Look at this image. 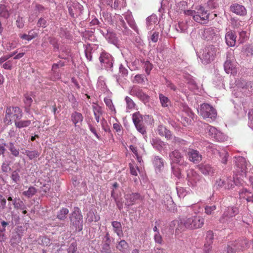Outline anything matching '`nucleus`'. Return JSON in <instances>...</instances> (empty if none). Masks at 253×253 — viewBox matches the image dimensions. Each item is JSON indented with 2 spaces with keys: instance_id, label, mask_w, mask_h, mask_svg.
Listing matches in <instances>:
<instances>
[{
  "instance_id": "1",
  "label": "nucleus",
  "mask_w": 253,
  "mask_h": 253,
  "mask_svg": "<svg viewBox=\"0 0 253 253\" xmlns=\"http://www.w3.org/2000/svg\"><path fill=\"white\" fill-rule=\"evenodd\" d=\"M184 13L185 15L192 16L195 21L201 24H207L209 21L210 13L201 5L197 6L194 10H184Z\"/></svg>"
},
{
  "instance_id": "2",
  "label": "nucleus",
  "mask_w": 253,
  "mask_h": 253,
  "mask_svg": "<svg viewBox=\"0 0 253 253\" xmlns=\"http://www.w3.org/2000/svg\"><path fill=\"white\" fill-rule=\"evenodd\" d=\"M180 224L183 225L185 228L188 229H198L203 226L204 218L200 216L194 215L181 219Z\"/></svg>"
},
{
  "instance_id": "3",
  "label": "nucleus",
  "mask_w": 253,
  "mask_h": 253,
  "mask_svg": "<svg viewBox=\"0 0 253 253\" xmlns=\"http://www.w3.org/2000/svg\"><path fill=\"white\" fill-rule=\"evenodd\" d=\"M22 117V110L17 106H9L5 110L4 122L7 124H11V122L14 123L18 120H20Z\"/></svg>"
},
{
  "instance_id": "4",
  "label": "nucleus",
  "mask_w": 253,
  "mask_h": 253,
  "mask_svg": "<svg viewBox=\"0 0 253 253\" xmlns=\"http://www.w3.org/2000/svg\"><path fill=\"white\" fill-rule=\"evenodd\" d=\"M198 114L204 119L210 118L212 120L215 119L217 112L215 109L211 105L207 103L201 105L200 110H198Z\"/></svg>"
},
{
  "instance_id": "5",
  "label": "nucleus",
  "mask_w": 253,
  "mask_h": 253,
  "mask_svg": "<svg viewBox=\"0 0 253 253\" xmlns=\"http://www.w3.org/2000/svg\"><path fill=\"white\" fill-rule=\"evenodd\" d=\"M70 224L76 230L81 231L83 229V216L78 207H75L74 211L70 215Z\"/></svg>"
},
{
  "instance_id": "6",
  "label": "nucleus",
  "mask_w": 253,
  "mask_h": 253,
  "mask_svg": "<svg viewBox=\"0 0 253 253\" xmlns=\"http://www.w3.org/2000/svg\"><path fill=\"white\" fill-rule=\"evenodd\" d=\"M217 49L216 48L211 45L207 46L202 54L203 60L205 63H209L211 61H213L216 55Z\"/></svg>"
},
{
  "instance_id": "7",
  "label": "nucleus",
  "mask_w": 253,
  "mask_h": 253,
  "mask_svg": "<svg viewBox=\"0 0 253 253\" xmlns=\"http://www.w3.org/2000/svg\"><path fill=\"white\" fill-rule=\"evenodd\" d=\"M235 182L231 177L219 178L216 180L215 185L218 188H223L225 189H230L233 188Z\"/></svg>"
},
{
  "instance_id": "8",
  "label": "nucleus",
  "mask_w": 253,
  "mask_h": 253,
  "mask_svg": "<svg viewBox=\"0 0 253 253\" xmlns=\"http://www.w3.org/2000/svg\"><path fill=\"white\" fill-rule=\"evenodd\" d=\"M68 7L69 14L73 18H76L80 16L84 9L83 6L78 2L69 4Z\"/></svg>"
},
{
  "instance_id": "9",
  "label": "nucleus",
  "mask_w": 253,
  "mask_h": 253,
  "mask_svg": "<svg viewBox=\"0 0 253 253\" xmlns=\"http://www.w3.org/2000/svg\"><path fill=\"white\" fill-rule=\"evenodd\" d=\"M207 129L208 134L211 138L217 141H223L225 139V136L220 131H218L215 127L209 126Z\"/></svg>"
},
{
  "instance_id": "10",
  "label": "nucleus",
  "mask_w": 253,
  "mask_h": 253,
  "mask_svg": "<svg viewBox=\"0 0 253 253\" xmlns=\"http://www.w3.org/2000/svg\"><path fill=\"white\" fill-rule=\"evenodd\" d=\"M231 246L236 250L244 251L250 247V242L246 238L242 237L232 244Z\"/></svg>"
},
{
  "instance_id": "11",
  "label": "nucleus",
  "mask_w": 253,
  "mask_h": 253,
  "mask_svg": "<svg viewBox=\"0 0 253 253\" xmlns=\"http://www.w3.org/2000/svg\"><path fill=\"white\" fill-rule=\"evenodd\" d=\"M99 61L106 68H111L113 67V58L108 53L102 52L100 55Z\"/></svg>"
},
{
  "instance_id": "12",
  "label": "nucleus",
  "mask_w": 253,
  "mask_h": 253,
  "mask_svg": "<svg viewBox=\"0 0 253 253\" xmlns=\"http://www.w3.org/2000/svg\"><path fill=\"white\" fill-rule=\"evenodd\" d=\"M169 159L171 164L182 165L184 158L181 153L177 150H174L169 154Z\"/></svg>"
},
{
  "instance_id": "13",
  "label": "nucleus",
  "mask_w": 253,
  "mask_h": 253,
  "mask_svg": "<svg viewBox=\"0 0 253 253\" xmlns=\"http://www.w3.org/2000/svg\"><path fill=\"white\" fill-rule=\"evenodd\" d=\"M238 213V210L236 207H228L224 212L222 217L220 218V221L225 222L228 219L235 216Z\"/></svg>"
},
{
  "instance_id": "14",
  "label": "nucleus",
  "mask_w": 253,
  "mask_h": 253,
  "mask_svg": "<svg viewBox=\"0 0 253 253\" xmlns=\"http://www.w3.org/2000/svg\"><path fill=\"white\" fill-rule=\"evenodd\" d=\"M187 156L189 160L195 164L199 163L202 159V156L199 151L193 149H189Z\"/></svg>"
},
{
  "instance_id": "15",
  "label": "nucleus",
  "mask_w": 253,
  "mask_h": 253,
  "mask_svg": "<svg viewBox=\"0 0 253 253\" xmlns=\"http://www.w3.org/2000/svg\"><path fill=\"white\" fill-rule=\"evenodd\" d=\"M129 94L131 95L137 96L143 101H147L149 99L148 95L143 92L142 89L137 86H133L129 91Z\"/></svg>"
},
{
  "instance_id": "16",
  "label": "nucleus",
  "mask_w": 253,
  "mask_h": 253,
  "mask_svg": "<svg viewBox=\"0 0 253 253\" xmlns=\"http://www.w3.org/2000/svg\"><path fill=\"white\" fill-rule=\"evenodd\" d=\"M141 198V196L138 193H128L125 194V205L130 206L134 205L136 201Z\"/></svg>"
},
{
  "instance_id": "17",
  "label": "nucleus",
  "mask_w": 253,
  "mask_h": 253,
  "mask_svg": "<svg viewBox=\"0 0 253 253\" xmlns=\"http://www.w3.org/2000/svg\"><path fill=\"white\" fill-rule=\"evenodd\" d=\"M237 36L235 32L233 31L230 30L228 31L225 36V42L229 46H234L236 42Z\"/></svg>"
},
{
  "instance_id": "18",
  "label": "nucleus",
  "mask_w": 253,
  "mask_h": 253,
  "mask_svg": "<svg viewBox=\"0 0 253 253\" xmlns=\"http://www.w3.org/2000/svg\"><path fill=\"white\" fill-rule=\"evenodd\" d=\"M230 10L232 12L241 16H244L247 13V11L245 7L237 3L232 4L230 6Z\"/></svg>"
},
{
  "instance_id": "19",
  "label": "nucleus",
  "mask_w": 253,
  "mask_h": 253,
  "mask_svg": "<svg viewBox=\"0 0 253 253\" xmlns=\"http://www.w3.org/2000/svg\"><path fill=\"white\" fill-rule=\"evenodd\" d=\"M71 121L76 126L82 125L84 117L82 114L78 112H74L71 115Z\"/></svg>"
},
{
  "instance_id": "20",
  "label": "nucleus",
  "mask_w": 253,
  "mask_h": 253,
  "mask_svg": "<svg viewBox=\"0 0 253 253\" xmlns=\"http://www.w3.org/2000/svg\"><path fill=\"white\" fill-rule=\"evenodd\" d=\"M199 169L204 175H212L214 173L215 169L209 164H204L200 166Z\"/></svg>"
},
{
  "instance_id": "21",
  "label": "nucleus",
  "mask_w": 253,
  "mask_h": 253,
  "mask_svg": "<svg viewBox=\"0 0 253 253\" xmlns=\"http://www.w3.org/2000/svg\"><path fill=\"white\" fill-rule=\"evenodd\" d=\"M236 166L238 168V172L245 173L247 169V162L246 160L243 157H239L236 162Z\"/></svg>"
},
{
  "instance_id": "22",
  "label": "nucleus",
  "mask_w": 253,
  "mask_h": 253,
  "mask_svg": "<svg viewBox=\"0 0 253 253\" xmlns=\"http://www.w3.org/2000/svg\"><path fill=\"white\" fill-rule=\"evenodd\" d=\"M114 232L120 237L123 236V231L121 222L117 221H112L111 223Z\"/></svg>"
},
{
  "instance_id": "23",
  "label": "nucleus",
  "mask_w": 253,
  "mask_h": 253,
  "mask_svg": "<svg viewBox=\"0 0 253 253\" xmlns=\"http://www.w3.org/2000/svg\"><path fill=\"white\" fill-rule=\"evenodd\" d=\"M215 36V32L214 30L211 28L209 27L205 28L204 30L203 37L207 40H212L214 36Z\"/></svg>"
},
{
  "instance_id": "24",
  "label": "nucleus",
  "mask_w": 253,
  "mask_h": 253,
  "mask_svg": "<svg viewBox=\"0 0 253 253\" xmlns=\"http://www.w3.org/2000/svg\"><path fill=\"white\" fill-rule=\"evenodd\" d=\"M154 164L156 170L160 172L164 167V160L159 157H156L154 160Z\"/></svg>"
},
{
  "instance_id": "25",
  "label": "nucleus",
  "mask_w": 253,
  "mask_h": 253,
  "mask_svg": "<svg viewBox=\"0 0 253 253\" xmlns=\"http://www.w3.org/2000/svg\"><path fill=\"white\" fill-rule=\"evenodd\" d=\"M69 211V210L67 208H62L57 212V218L61 221H64L67 217Z\"/></svg>"
},
{
  "instance_id": "26",
  "label": "nucleus",
  "mask_w": 253,
  "mask_h": 253,
  "mask_svg": "<svg viewBox=\"0 0 253 253\" xmlns=\"http://www.w3.org/2000/svg\"><path fill=\"white\" fill-rule=\"evenodd\" d=\"M158 131L159 134L162 136H165L168 139H170L171 138V135L170 134V132L167 130L166 128L162 126H159L158 127Z\"/></svg>"
},
{
  "instance_id": "27",
  "label": "nucleus",
  "mask_w": 253,
  "mask_h": 253,
  "mask_svg": "<svg viewBox=\"0 0 253 253\" xmlns=\"http://www.w3.org/2000/svg\"><path fill=\"white\" fill-rule=\"evenodd\" d=\"M23 153L24 155H26L29 160H33L35 158L38 157L40 153L37 150H25Z\"/></svg>"
},
{
  "instance_id": "28",
  "label": "nucleus",
  "mask_w": 253,
  "mask_h": 253,
  "mask_svg": "<svg viewBox=\"0 0 253 253\" xmlns=\"http://www.w3.org/2000/svg\"><path fill=\"white\" fill-rule=\"evenodd\" d=\"M127 243L124 240H122L118 243L116 248L122 253H125L128 248Z\"/></svg>"
},
{
  "instance_id": "29",
  "label": "nucleus",
  "mask_w": 253,
  "mask_h": 253,
  "mask_svg": "<svg viewBox=\"0 0 253 253\" xmlns=\"http://www.w3.org/2000/svg\"><path fill=\"white\" fill-rule=\"evenodd\" d=\"M99 219V216L95 214V213L92 211H89L87 214L86 219L89 222H91L93 221L96 222L98 221Z\"/></svg>"
},
{
  "instance_id": "30",
  "label": "nucleus",
  "mask_w": 253,
  "mask_h": 253,
  "mask_svg": "<svg viewBox=\"0 0 253 253\" xmlns=\"http://www.w3.org/2000/svg\"><path fill=\"white\" fill-rule=\"evenodd\" d=\"M159 99L161 105L163 107H167L170 104V101L168 97H166L162 93L159 94Z\"/></svg>"
},
{
  "instance_id": "31",
  "label": "nucleus",
  "mask_w": 253,
  "mask_h": 253,
  "mask_svg": "<svg viewBox=\"0 0 253 253\" xmlns=\"http://www.w3.org/2000/svg\"><path fill=\"white\" fill-rule=\"evenodd\" d=\"M224 70L226 73H232V71L234 69V67L233 63L229 60L227 59L224 64Z\"/></svg>"
},
{
  "instance_id": "32",
  "label": "nucleus",
  "mask_w": 253,
  "mask_h": 253,
  "mask_svg": "<svg viewBox=\"0 0 253 253\" xmlns=\"http://www.w3.org/2000/svg\"><path fill=\"white\" fill-rule=\"evenodd\" d=\"M31 124V121L30 120H21L18 121L17 120L15 122V126L16 127L21 128L25 127H27Z\"/></svg>"
},
{
  "instance_id": "33",
  "label": "nucleus",
  "mask_w": 253,
  "mask_h": 253,
  "mask_svg": "<svg viewBox=\"0 0 253 253\" xmlns=\"http://www.w3.org/2000/svg\"><path fill=\"white\" fill-rule=\"evenodd\" d=\"M104 101L109 109L113 113L114 115H115L116 114V110L112 100L109 98H105Z\"/></svg>"
},
{
  "instance_id": "34",
  "label": "nucleus",
  "mask_w": 253,
  "mask_h": 253,
  "mask_svg": "<svg viewBox=\"0 0 253 253\" xmlns=\"http://www.w3.org/2000/svg\"><path fill=\"white\" fill-rule=\"evenodd\" d=\"M200 180V175H198L196 172L193 173L192 176L188 178V181L191 183L192 186H195Z\"/></svg>"
},
{
  "instance_id": "35",
  "label": "nucleus",
  "mask_w": 253,
  "mask_h": 253,
  "mask_svg": "<svg viewBox=\"0 0 253 253\" xmlns=\"http://www.w3.org/2000/svg\"><path fill=\"white\" fill-rule=\"evenodd\" d=\"M36 192L37 189L35 187L31 186L29 188L28 190L23 192V195L28 198H30L34 195Z\"/></svg>"
},
{
  "instance_id": "36",
  "label": "nucleus",
  "mask_w": 253,
  "mask_h": 253,
  "mask_svg": "<svg viewBox=\"0 0 253 253\" xmlns=\"http://www.w3.org/2000/svg\"><path fill=\"white\" fill-rule=\"evenodd\" d=\"M135 126L137 130L142 134L146 133V127L144 125L143 120L140 123L135 124Z\"/></svg>"
},
{
  "instance_id": "37",
  "label": "nucleus",
  "mask_w": 253,
  "mask_h": 253,
  "mask_svg": "<svg viewBox=\"0 0 253 253\" xmlns=\"http://www.w3.org/2000/svg\"><path fill=\"white\" fill-rule=\"evenodd\" d=\"M213 233L212 231H208L206 234V243L210 245H211L213 243Z\"/></svg>"
},
{
  "instance_id": "38",
  "label": "nucleus",
  "mask_w": 253,
  "mask_h": 253,
  "mask_svg": "<svg viewBox=\"0 0 253 253\" xmlns=\"http://www.w3.org/2000/svg\"><path fill=\"white\" fill-rule=\"evenodd\" d=\"M143 120V117L139 112H136L132 115V121L134 125L140 123Z\"/></svg>"
},
{
  "instance_id": "39",
  "label": "nucleus",
  "mask_w": 253,
  "mask_h": 253,
  "mask_svg": "<svg viewBox=\"0 0 253 253\" xmlns=\"http://www.w3.org/2000/svg\"><path fill=\"white\" fill-rule=\"evenodd\" d=\"M24 102L27 107L29 108L32 102H33V99L32 98V95L29 94H26L24 95Z\"/></svg>"
},
{
  "instance_id": "40",
  "label": "nucleus",
  "mask_w": 253,
  "mask_h": 253,
  "mask_svg": "<svg viewBox=\"0 0 253 253\" xmlns=\"http://www.w3.org/2000/svg\"><path fill=\"white\" fill-rule=\"evenodd\" d=\"M244 53L248 56L253 55V46L252 45H246L244 48Z\"/></svg>"
},
{
  "instance_id": "41",
  "label": "nucleus",
  "mask_w": 253,
  "mask_h": 253,
  "mask_svg": "<svg viewBox=\"0 0 253 253\" xmlns=\"http://www.w3.org/2000/svg\"><path fill=\"white\" fill-rule=\"evenodd\" d=\"M9 150L10 151L11 154L14 157H18L19 156V150L16 148L13 143H9Z\"/></svg>"
},
{
  "instance_id": "42",
  "label": "nucleus",
  "mask_w": 253,
  "mask_h": 253,
  "mask_svg": "<svg viewBox=\"0 0 253 253\" xmlns=\"http://www.w3.org/2000/svg\"><path fill=\"white\" fill-rule=\"evenodd\" d=\"M229 154L225 151L219 152V156L221 159V163L223 164H226L229 157Z\"/></svg>"
},
{
  "instance_id": "43",
  "label": "nucleus",
  "mask_w": 253,
  "mask_h": 253,
  "mask_svg": "<svg viewBox=\"0 0 253 253\" xmlns=\"http://www.w3.org/2000/svg\"><path fill=\"white\" fill-rule=\"evenodd\" d=\"M64 65L65 63L63 61H59L58 63L53 64L51 70L54 74H56L57 72V69L64 66Z\"/></svg>"
},
{
  "instance_id": "44",
  "label": "nucleus",
  "mask_w": 253,
  "mask_h": 253,
  "mask_svg": "<svg viewBox=\"0 0 253 253\" xmlns=\"http://www.w3.org/2000/svg\"><path fill=\"white\" fill-rule=\"evenodd\" d=\"M145 76L141 74L136 75L134 77L133 83L135 84H143L144 83Z\"/></svg>"
},
{
  "instance_id": "45",
  "label": "nucleus",
  "mask_w": 253,
  "mask_h": 253,
  "mask_svg": "<svg viewBox=\"0 0 253 253\" xmlns=\"http://www.w3.org/2000/svg\"><path fill=\"white\" fill-rule=\"evenodd\" d=\"M39 244L44 246H47L50 245V239L45 236L41 237L39 240Z\"/></svg>"
},
{
  "instance_id": "46",
  "label": "nucleus",
  "mask_w": 253,
  "mask_h": 253,
  "mask_svg": "<svg viewBox=\"0 0 253 253\" xmlns=\"http://www.w3.org/2000/svg\"><path fill=\"white\" fill-rule=\"evenodd\" d=\"M68 253H76L77 251V244L74 242L70 244L67 250Z\"/></svg>"
},
{
  "instance_id": "47",
  "label": "nucleus",
  "mask_w": 253,
  "mask_h": 253,
  "mask_svg": "<svg viewBox=\"0 0 253 253\" xmlns=\"http://www.w3.org/2000/svg\"><path fill=\"white\" fill-rule=\"evenodd\" d=\"M127 108L129 109H132L134 108L135 103L133 100L128 96H126L125 98Z\"/></svg>"
},
{
  "instance_id": "48",
  "label": "nucleus",
  "mask_w": 253,
  "mask_h": 253,
  "mask_svg": "<svg viewBox=\"0 0 253 253\" xmlns=\"http://www.w3.org/2000/svg\"><path fill=\"white\" fill-rule=\"evenodd\" d=\"M16 53H17V52H13L10 54H6V55H3V56L1 57L0 58V64H2L3 63H4L7 60H8L9 58L13 56Z\"/></svg>"
},
{
  "instance_id": "49",
  "label": "nucleus",
  "mask_w": 253,
  "mask_h": 253,
  "mask_svg": "<svg viewBox=\"0 0 253 253\" xmlns=\"http://www.w3.org/2000/svg\"><path fill=\"white\" fill-rule=\"evenodd\" d=\"M24 22L23 18L18 16L16 21V25L19 28H23L24 26Z\"/></svg>"
},
{
  "instance_id": "50",
  "label": "nucleus",
  "mask_w": 253,
  "mask_h": 253,
  "mask_svg": "<svg viewBox=\"0 0 253 253\" xmlns=\"http://www.w3.org/2000/svg\"><path fill=\"white\" fill-rule=\"evenodd\" d=\"M216 209V207L215 205L211 206H206L205 208V213L208 215H210L212 213V212L214 211Z\"/></svg>"
},
{
  "instance_id": "51",
  "label": "nucleus",
  "mask_w": 253,
  "mask_h": 253,
  "mask_svg": "<svg viewBox=\"0 0 253 253\" xmlns=\"http://www.w3.org/2000/svg\"><path fill=\"white\" fill-rule=\"evenodd\" d=\"M49 42L52 44L55 49H58L59 48V44L57 39L55 38L50 37L49 38Z\"/></svg>"
},
{
  "instance_id": "52",
  "label": "nucleus",
  "mask_w": 253,
  "mask_h": 253,
  "mask_svg": "<svg viewBox=\"0 0 253 253\" xmlns=\"http://www.w3.org/2000/svg\"><path fill=\"white\" fill-rule=\"evenodd\" d=\"M155 242L159 244H162L163 242V238L159 232L155 233L154 236Z\"/></svg>"
},
{
  "instance_id": "53",
  "label": "nucleus",
  "mask_w": 253,
  "mask_h": 253,
  "mask_svg": "<svg viewBox=\"0 0 253 253\" xmlns=\"http://www.w3.org/2000/svg\"><path fill=\"white\" fill-rule=\"evenodd\" d=\"M129 167L130 173L132 175L137 176V170L138 169V167H135L134 165L130 164V163L129 164Z\"/></svg>"
},
{
  "instance_id": "54",
  "label": "nucleus",
  "mask_w": 253,
  "mask_h": 253,
  "mask_svg": "<svg viewBox=\"0 0 253 253\" xmlns=\"http://www.w3.org/2000/svg\"><path fill=\"white\" fill-rule=\"evenodd\" d=\"M0 16L5 18H7L9 16L8 12L6 10L4 6H0Z\"/></svg>"
},
{
  "instance_id": "55",
  "label": "nucleus",
  "mask_w": 253,
  "mask_h": 253,
  "mask_svg": "<svg viewBox=\"0 0 253 253\" xmlns=\"http://www.w3.org/2000/svg\"><path fill=\"white\" fill-rule=\"evenodd\" d=\"M2 67L6 70H11L12 67V62L10 60H8L2 64Z\"/></svg>"
},
{
  "instance_id": "56",
  "label": "nucleus",
  "mask_w": 253,
  "mask_h": 253,
  "mask_svg": "<svg viewBox=\"0 0 253 253\" xmlns=\"http://www.w3.org/2000/svg\"><path fill=\"white\" fill-rule=\"evenodd\" d=\"M122 126L120 123L116 120V122L113 124V129L117 132H121Z\"/></svg>"
},
{
  "instance_id": "57",
  "label": "nucleus",
  "mask_w": 253,
  "mask_h": 253,
  "mask_svg": "<svg viewBox=\"0 0 253 253\" xmlns=\"http://www.w3.org/2000/svg\"><path fill=\"white\" fill-rule=\"evenodd\" d=\"M152 67H153V66H152V64H151L149 61H146L145 63V65H144L145 70L146 73L148 75H149L150 71L152 69Z\"/></svg>"
},
{
  "instance_id": "58",
  "label": "nucleus",
  "mask_w": 253,
  "mask_h": 253,
  "mask_svg": "<svg viewBox=\"0 0 253 253\" xmlns=\"http://www.w3.org/2000/svg\"><path fill=\"white\" fill-rule=\"evenodd\" d=\"M11 177L12 179L16 183L20 180V176L16 171L12 172Z\"/></svg>"
},
{
  "instance_id": "59",
  "label": "nucleus",
  "mask_w": 253,
  "mask_h": 253,
  "mask_svg": "<svg viewBox=\"0 0 253 253\" xmlns=\"http://www.w3.org/2000/svg\"><path fill=\"white\" fill-rule=\"evenodd\" d=\"M37 26L39 27L45 28L46 26V21L44 18H40L37 23Z\"/></svg>"
},
{
  "instance_id": "60",
  "label": "nucleus",
  "mask_w": 253,
  "mask_h": 253,
  "mask_svg": "<svg viewBox=\"0 0 253 253\" xmlns=\"http://www.w3.org/2000/svg\"><path fill=\"white\" fill-rule=\"evenodd\" d=\"M240 196L242 198H245L248 195H251V193L247 189H242L239 192Z\"/></svg>"
},
{
  "instance_id": "61",
  "label": "nucleus",
  "mask_w": 253,
  "mask_h": 253,
  "mask_svg": "<svg viewBox=\"0 0 253 253\" xmlns=\"http://www.w3.org/2000/svg\"><path fill=\"white\" fill-rule=\"evenodd\" d=\"M156 20H157V19L155 16H151L148 17L146 19L147 26H150L151 25H152L153 24L152 22H153L154 23H155L156 22Z\"/></svg>"
},
{
  "instance_id": "62",
  "label": "nucleus",
  "mask_w": 253,
  "mask_h": 253,
  "mask_svg": "<svg viewBox=\"0 0 253 253\" xmlns=\"http://www.w3.org/2000/svg\"><path fill=\"white\" fill-rule=\"evenodd\" d=\"M6 200L0 194V209H4L6 205Z\"/></svg>"
},
{
  "instance_id": "63",
  "label": "nucleus",
  "mask_w": 253,
  "mask_h": 253,
  "mask_svg": "<svg viewBox=\"0 0 253 253\" xmlns=\"http://www.w3.org/2000/svg\"><path fill=\"white\" fill-rule=\"evenodd\" d=\"M19 37L22 40H26L27 41H30L32 40L31 38H30L29 35L28 34H19Z\"/></svg>"
},
{
  "instance_id": "64",
  "label": "nucleus",
  "mask_w": 253,
  "mask_h": 253,
  "mask_svg": "<svg viewBox=\"0 0 253 253\" xmlns=\"http://www.w3.org/2000/svg\"><path fill=\"white\" fill-rule=\"evenodd\" d=\"M28 34L29 35L30 38H31L32 40L37 38L38 36V33L35 32L34 30L29 31L28 33Z\"/></svg>"
}]
</instances>
